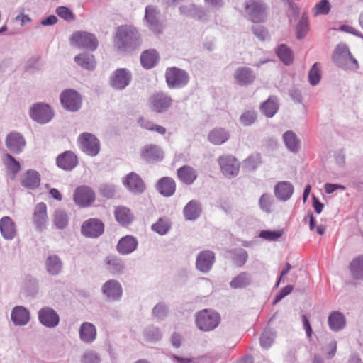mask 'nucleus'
Listing matches in <instances>:
<instances>
[{"label":"nucleus","mask_w":363,"mask_h":363,"mask_svg":"<svg viewBox=\"0 0 363 363\" xmlns=\"http://www.w3.org/2000/svg\"><path fill=\"white\" fill-rule=\"evenodd\" d=\"M143 160L149 162L161 161L164 157L162 150L157 145L150 144L145 145L140 151Z\"/></svg>","instance_id":"20"},{"label":"nucleus","mask_w":363,"mask_h":363,"mask_svg":"<svg viewBox=\"0 0 363 363\" xmlns=\"http://www.w3.org/2000/svg\"><path fill=\"white\" fill-rule=\"evenodd\" d=\"M245 8L246 14L252 22H263L267 18V6L261 0H247Z\"/></svg>","instance_id":"5"},{"label":"nucleus","mask_w":363,"mask_h":363,"mask_svg":"<svg viewBox=\"0 0 363 363\" xmlns=\"http://www.w3.org/2000/svg\"><path fill=\"white\" fill-rule=\"evenodd\" d=\"M170 222L167 218H160L152 225V229L160 235H165L170 229Z\"/></svg>","instance_id":"54"},{"label":"nucleus","mask_w":363,"mask_h":363,"mask_svg":"<svg viewBox=\"0 0 363 363\" xmlns=\"http://www.w3.org/2000/svg\"><path fill=\"white\" fill-rule=\"evenodd\" d=\"M101 291L110 301H119L123 295V288L120 282L116 279L106 281L101 286Z\"/></svg>","instance_id":"15"},{"label":"nucleus","mask_w":363,"mask_h":363,"mask_svg":"<svg viewBox=\"0 0 363 363\" xmlns=\"http://www.w3.org/2000/svg\"><path fill=\"white\" fill-rule=\"evenodd\" d=\"M275 338V333L270 330H266L260 337V345L264 349H268L272 345Z\"/></svg>","instance_id":"57"},{"label":"nucleus","mask_w":363,"mask_h":363,"mask_svg":"<svg viewBox=\"0 0 363 363\" xmlns=\"http://www.w3.org/2000/svg\"><path fill=\"white\" fill-rule=\"evenodd\" d=\"M138 123L141 128L147 130L155 131L160 135L166 133V128L164 127L154 124L152 121L144 117H140L138 119Z\"/></svg>","instance_id":"45"},{"label":"nucleus","mask_w":363,"mask_h":363,"mask_svg":"<svg viewBox=\"0 0 363 363\" xmlns=\"http://www.w3.org/2000/svg\"><path fill=\"white\" fill-rule=\"evenodd\" d=\"M233 259L240 266L243 265L246 262L248 257L247 252L243 249L235 250L233 252Z\"/></svg>","instance_id":"62"},{"label":"nucleus","mask_w":363,"mask_h":363,"mask_svg":"<svg viewBox=\"0 0 363 363\" xmlns=\"http://www.w3.org/2000/svg\"><path fill=\"white\" fill-rule=\"evenodd\" d=\"M172 98L164 92L155 93L149 99L151 110L159 113L167 111L172 106Z\"/></svg>","instance_id":"12"},{"label":"nucleus","mask_w":363,"mask_h":363,"mask_svg":"<svg viewBox=\"0 0 363 363\" xmlns=\"http://www.w3.org/2000/svg\"><path fill=\"white\" fill-rule=\"evenodd\" d=\"M252 281L251 275L247 272H241L235 277L230 282L232 289H242L250 284Z\"/></svg>","instance_id":"43"},{"label":"nucleus","mask_w":363,"mask_h":363,"mask_svg":"<svg viewBox=\"0 0 363 363\" xmlns=\"http://www.w3.org/2000/svg\"><path fill=\"white\" fill-rule=\"evenodd\" d=\"M0 231L6 240H12L16 235L15 225L12 220L8 217L4 216L0 220Z\"/></svg>","instance_id":"31"},{"label":"nucleus","mask_w":363,"mask_h":363,"mask_svg":"<svg viewBox=\"0 0 363 363\" xmlns=\"http://www.w3.org/2000/svg\"><path fill=\"white\" fill-rule=\"evenodd\" d=\"M79 339L86 344H91L96 339V328L89 322H84L79 329Z\"/></svg>","instance_id":"23"},{"label":"nucleus","mask_w":363,"mask_h":363,"mask_svg":"<svg viewBox=\"0 0 363 363\" xmlns=\"http://www.w3.org/2000/svg\"><path fill=\"white\" fill-rule=\"evenodd\" d=\"M179 12L183 16H190L200 21H205L206 19V12L194 4L181 6L179 7Z\"/></svg>","instance_id":"27"},{"label":"nucleus","mask_w":363,"mask_h":363,"mask_svg":"<svg viewBox=\"0 0 363 363\" xmlns=\"http://www.w3.org/2000/svg\"><path fill=\"white\" fill-rule=\"evenodd\" d=\"M252 32L255 35L262 41H264L269 38V33L264 26L260 25L253 26Z\"/></svg>","instance_id":"63"},{"label":"nucleus","mask_w":363,"mask_h":363,"mask_svg":"<svg viewBox=\"0 0 363 363\" xmlns=\"http://www.w3.org/2000/svg\"><path fill=\"white\" fill-rule=\"evenodd\" d=\"M38 320L46 328H54L59 325L60 316L58 313L50 307H43L38 311Z\"/></svg>","instance_id":"13"},{"label":"nucleus","mask_w":363,"mask_h":363,"mask_svg":"<svg viewBox=\"0 0 363 363\" xmlns=\"http://www.w3.org/2000/svg\"><path fill=\"white\" fill-rule=\"evenodd\" d=\"M283 140L286 148L292 152H297L300 148V143L296 135L291 131H286L283 135Z\"/></svg>","instance_id":"39"},{"label":"nucleus","mask_w":363,"mask_h":363,"mask_svg":"<svg viewBox=\"0 0 363 363\" xmlns=\"http://www.w3.org/2000/svg\"><path fill=\"white\" fill-rule=\"evenodd\" d=\"M29 115L35 122L39 124H46L52 121L55 113L53 109L48 104L36 103L30 107Z\"/></svg>","instance_id":"6"},{"label":"nucleus","mask_w":363,"mask_h":363,"mask_svg":"<svg viewBox=\"0 0 363 363\" xmlns=\"http://www.w3.org/2000/svg\"><path fill=\"white\" fill-rule=\"evenodd\" d=\"M62 106L67 111L75 112L82 106V96L74 89L64 90L60 94Z\"/></svg>","instance_id":"10"},{"label":"nucleus","mask_w":363,"mask_h":363,"mask_svg":"<svg viewBox=\"0 0 363 363\" xmlns=\"http://www.w3.org/2000/svg\"><path fill=\"white\" fill-rule=\"evenodd\" d=\"M236 82L240 85H247L255 79V74L253 71L247 67H238L234 74Z\"/></svg>","instance_id":"26"},{"label":"nucleus","mask_w":363,"mask_h":363,"mask_svg":"<svg viewBox=\"0 0 363 363\" xmlns=\"http://www.w3.org/2000/svg\"><path fill=\"white\" fill-rule=\"evenodd\" d=\"M81 363H101L100 354L95 350H87L81 357Z\"/></svg>","instance_id":"52"},{"label":"nucleus","mask_w":363,"mask_h":363,"mask_svg":"<svg viewBox=\"0 0 363 363\" xmlns=\"http://www.w3.org/2000/svg\"><path fill=\"white\" fill-rule=\"evenodd\" d=\"M105 263L107 270L113 274H119L123 272L125 266L120 258L108 256L106 258Z\"/></svg>","instance_id":"35"},{"label":"nucleus","mask_w":363,"mask_h":363,"mask_svg":"<svg viewBox=\"0 0 363 363\" xmlns=\"http://www.w3.org/2000/svg\"><path fill=\"white\" fill-rule=\"evenodd\" d=\"M56 162L60 168L66 171H70L77 165L78 159L74 152L65 151L57 156Z\"/></svg>","instance_id":"22"},{"label":"nucleus","mask_w":363,"mask_h":363,"mask_svg":"<svg viewBox=\"0 0 363 363\" xmlns=\"http://www.w3.org/2000/svg\"><path fill=\"white\" fill-rule=\"evenodd\" d=\"M143 335L145 340L148 342H156L162 338V334L160 330L153 326L145 328Z\"/></svg>","instance_id":"53"},{"label":"nucleus","mask_w":363,"mask_h":363,"mask_svg":"<svg viewBox=\"0 0 363 363\" xmlns=\"http://www.w3.org/2000/svg\"><path fill=\"white\" fill-rule=\"evenodd\" d=\"M47 206L43 202L38 203L34 209L33 222L38 231H43L48 225Z\"/></svg>","instance_id":"17"},{"label":"nucleus","mask_w":363,"mask_h":363,"mask_svg":"<svg viewBox=\"0 0 363 363\" xmlns=\"http://www.w3.org/2000/svg\"><path fill=\"white\" fill-rule=\"evenodd\" d=\"M220 315L213 310L204 309L199 311L196 316V324L202 331H211L219 325Z\"/></svg>","instance_id":"3"},{"label":"nucleus","mask_w":363,"mask_h":363,"mask_svg":"<svg viewBox=\"0 0 363 363\" xmlns=\"http://www.w3.org/2000/svg\"><path fill=\"white\" fill-rule=\"evenodd\" d=\"M62 267V263L57 255H50L46 260L47 271L52 275L59 274Z\"/></svg>","instance_id":"44"},{"label":"nucleus","mask_w":363,"mask_h":363,"mask_svg":"<svg viewBox=\"0 0 363 363\" xmlns=\"http://www.w3.org/2000/svg\"><path fill=\"white\" fill-rule=\"evenodd\" d=\"M11 319L15 325H23V306H18L13 308Z\"/></svg>","instance_id":"59"},{"label":"nucleus","mask_w":363,"mask_h":363,"mask_svg":"<svg viewBox=\"0 0 363 363\" xmlns=\"http://www.w3.org/2000/svg\"><path fill=\"white\" fill-rule=\"evenodd\" d=\"M218 162L222 174L228 178L235 177L240 170L239 161L231 155H224L218 157Z\"/></svg>","instance_id":"8"},{"label":"nucleus","mask_w":363,"mask_h":363,"mask_svg":"<svg viewBox=\"0 0 363 363\" xmlns=\"http://www.w3.org/2000/svg\"><path fill=\"white\" fill-rule=\"evenodd\" d=\"M330 4L328 0H321L313 8L312 13L314 16L326 15L330 11Z\"/></svg>","instance_id":"55"},{"label":"nucleus","mask_w":363,"mask_h":363,"mask_svg":"<svg viewBox=\"0 0 363 363\" xmlns=\"http://www.w3.org/2000/svg\"><path fill=\"white\" fill-rule=\"evenodd\" d=\"M167 84L170 89H180L186 86L189 80L187 72L175 67L167 68L165 73Z\"/></svg>","instance_id":"7"},{"label":"nucleus","mask_w":363,"mask_h":363,"mask_svg":"<svg viewBox=\"0 0 363 363\" xmlns=\"http://www.w3.org/2000/svg\"><path fill=\"white\" fill-rule=\"evenodd\" d=\"M123 184L130 192L136 194L143 193L145 189L143 179L135 172L127 174L123 180Z\"/></svg>","instance_id":"19"},{"label":"nucleus","mask_w":363,"mask_h":363,"mask_svg":"<svg viewBox=\"0 0 363 363\" xmlns=\"http://www.w3.org/2000/svg\"><path fill=\"white\" fill-rule=\"evenodd\" d=\"M168 314V308L165 303L160 302L152 309V315L158 320H164Z\"/></svg>","instance_id":"58"},{"label":"nucleus","mask_w":363,"mask_h":363,"mask_svg":"<svg viewBox=\"0 0 363 363\" xmlns=\"http://www.w3.org/2000/svg\"><path fill=\"white\" fill-rule=\"evenodd\" d=\"M177 174L179 180L186 185L192 184L197 178L196 170L188 165L179 168Z\"/></svg>","instance_id":"28"},{"label":"nucleus","mask_w":363,"mask_h":363,"mask_svg":"<svg viewBox=\"0 0 363 363\" xmlns=\"http://www.w3.org/2000/svg\"><path fill=\"white\" fill-rule=\"evenodd\" d=\"M276 53L279 59L283 62L286 65H289L293 62V54L291 50L286 47L285 45H279L277 50Z\"/></svg>","instance_id":"48"},{"label":"nucleus","mask_w":363,"mask_h":363,"mask_svg":"<svg viewBox=\"0 0 363 363\" xmlns=\"http://www.w3.org/2000/svg\"><path fill=\"white\" fill-rule=\"evenodd\" d=\"M308 30V17L306 14H303L296 27V38L299 40L305 38Z\"/></svg>","instance_id":"49"},{"label":"nucleus","mask_w":363,"mask_h":363,"mask_svg":"<svg viewBox=\"0 0 363 363\" xmlns=\"http://www.w3.org/2000/svg\"><path fill=\"white\" fill-rule=\"evenodd\" d=\"M201 209L199 201H190L184 208V215L186 220H194L200 216Z\"/></svg>","instance_id":"34"},{"label":"nucleus","mask_w":363,"mask_h":363,"mask_svg":"<svg viewBox=\"0 0 363 363\" xmlns=\"http://www.w3.org/2000/svg\"><path fill=\"white\" fill-rule=\"evenodd\" d=\"M6 145L9 150L13 153L21 152L23 145V138L16 132L10 133L6 138Z\"/></svg>","instance_id":"32"},{"label":"nucleus","mask_w":363,"mask_h":363,"mask_svg":"<svg viewBox=\"0 0 363 363\" xmlns=\"http://www.w3.org/2000/svg\"><path fill=\"white\" fill-rule=\"evenodd\" d=\"M74 61L82 67L93 70L96 67L94 56L89 53H82L74 57Z\"/></svg>","instance_id":"38"},{"label":"nucleus","mask_w":363,"mask_h":363,"mask_svg":"<svg viewBox=\"0 0 363 363\" xmlns=\"http://www.w3.org/2000/svg\"><path fill=\"white\" fill-rule=\"evenodd\" d=\"M77 140L80 150L87 155L95 157L99 153L100 141L92 133H83L79 135Z\"/></svg>","instance_id":"4"},{"label":"nucleus","mask_w":363,"mask_h":363,"mask_svg":"<svg viewBox=\"0 0 363 363\" xmlns=\"http://www.w3.org/2000/svg\"><path fill=\"white\" fill-rule=\"evenodd\" d=\"M279 104L277 98L270 96L261 105V111L267 117L272 118L278 111Z\"/></svg>","instance_id":"42"},{"label":"nucleus","mask_w":363,"mask_h":363,"mask_svg":"<svg viewBox=\"0 0 363 363\" xmlns=\"http://www.w3.org/2000/svg\"><path fill=\"white\" fill-rule=\"evenodd\" d=\"M132 73L125 68L116 69L110 76L109 82L112 88L116 90H123L131 82Z\"/></svg>","instance_id":"11"},{"label":"nucleus","mask_w":363,"mask_h":363,"mask_svg":"<svg viewBox=\"0 0 363 363\" xmlns=\"http://www.w3.org/2000/svg\"><path fill=\"white\" fill-rule=\"evenodd\" d=\"M138 240L131 235H126L122 238L118 242L117 250L123 255H129L136 250Z\"/></svg>","instance_id":"25"},{"label":"nucleus","mask_w":363,"mask_h":363,"mask_svg":"<svg viewBox=\"0 0 363 363\" xmlns=\"http://www.w3.org/2000/svg\"><path fill=\"white\" fill-rule=\"evenodd\" d=\"M333 62L344 70L357 71V60L352 55L348 46L343 43L337 45L332 55Z\"/></svg>","instance_id":"2"},{"label":"nucleus","mask_w":363,"mask_h":363,"mask_svg":"<svg viewBox=\"0 0 363 363\" xmlns=\"http://www.w3.org/2000/svg\"><path fill=\"white\" fill-rule=\"evenodd\" d=\"M257 119V114L255 111H247L244 112L240 117V123L245 125L248 126L255 122Z\"/></svg>","instance_id":"60"},{"label":"nucleus","mask_w":363,"mask_h":363,"mask_svg":"<svg viewBox=\"0 0 363 363\" xmlns=\"http://www.w3.org/2000/svg\"><path fill=\"white\" fill-rule=\"evenodd\" d=\"M141 43L140 36L136 28L130 26H121L118 28L114 45L121 52H128L136 49Z\"/></svg>","instance_id":"1"},{"label":"nucleus","mask_w":363,"mask_h":363,"mask_svg":"<svg viewBox=\"0 0 363 363\" xmlns=\"http://www.w3.org/2000/svg\"><path fill=\"white\" fill-rule=\"evenodd\" d=\"M145 21L146 26L154 33H160L162 30V24L159 21V12L153 6H147L145 8Z\"/></svg>","instance_id":"14"},{"label":"nucleus","mask_w":363,"mask_h":363,"mask_svg":"<svg viewBox=\"0 0 363 363\" xmlns=\"http://www.w3.org/2000/svg\"><path fill=\"white\" fill-rule=\"evenodd\" d=\"M68 216L62 209H57L54 213V224L58 229H64L68 224Z\"/></svg>","instance_id":"50"},{"label":"nucleus","mask_w":363,"mask_h":363,"mask_svg":"<svg viewBox=\"0 0 363 363\" xmlns=\"http://www.w3.org/2000/svg\"><path fill=\"white\" fill-rule=\"evenodd\" d=\"M104 232V224L96 218H91L84 222L82 226V233L84 235L90 238H96Z\"/></svg>","instance_id":"21"},{"label":"nucleus","mask_w":363,"mask_h":363,"mask_svg":"<svg viewBox=\"0 0 363 363\" xmlns=\"http://www.w3.org/2000/svg\"><path fill=\"white\" fill-rule=\"evenodd\" d=\"M40 183V175L35 170H28L24 174V187L30 189L38 188Z\"/></svg>","instance_id":"41"},{"label":"nucleus","mask_w":363,"mask_h":363,"mask_svg":"<svg viewBox=\"0 0 363 363\" xmlns=\"http://www.w3.org/2000/svg\"><path fill=\"white\" fill-rule=\"evenodd\" d=\"M158 58V54L156 50H150L142 53L140 62L143 67L150 69L157 64Z\"/></svg>","instance_id":"40"},{"label":"nucleus","mask_w":363,"mask_h":363,"mask_svg":"<svg viewBox=\"0 0 363 363\" xmlns=\"http://www.w3.org/2000/svg\"><path fill=\"white\" fill-rule=\"evenodd\" d=\"M328 325L331 330L338 332L342 330L346 324L344 315L339 311H333L328 316Z\"/></svg>","instance_id":"33"},{"label":"nucleus","mask_w":363,"mask_h":363,"mask_svg":"<svg viewBox=\"0 0 363 363\" xmlns=\"http://www.w3.org/2000/svg\"><path fill=\"white\" fill-rule=\"evenodd\" d=\"M215 262V254L210 250H204L199 253L196 260V269L202 273H208Z\"/></svg>","instance_id":"18"},{"label":"nucleus","mask_w":363,"mask_h":363,"mask_svg":"<svg viewBox=\"0 0 363 363\" xmlns=\"http://www.w3.org/2000/svg\"><path fill=\"white\" fill-rule=\"evenodd\" d=\"M320 64L315 62L313 64L308 72V82L312 86L317 85L320 80Z\"/></svg>","instance_id":"51"},{"label":"nucleus","mask_w":363,"mask_h":363,"mask_svg":"<svg viewBox=\"0 0 363 363\" xmlns=\"http://www.w3.org/2000/svg\"><path fill=\"white\" fill-rule=\"evenodd\" d=\"M4 162L7 167L8 174L10 175L11 179H14L15 174L20 170V162L16 161L11 155L9 154L5 155Z\"/></svg>","instance_id":"46"},{"label":"nucleus","mask_w":363,"mask_h":363,"mask_svg":"<svg viewBox=\"0 0 363 363\" xmlns=\"http://www.w3.org/2000/svg\"><path fill=\"white\" fill-rule=\"evenodd\" d=\"M95 199L94 192L86 186H82L76 189L74 193V201L81 207L91 205Z\"/></svg>","instance_id":"16"},{"label":"nucleus","mask_w":363,"mask_h":363,"mask_svg":"<svg viewBox=\"0 0 363 363\" xmlns=\"http://www.w3.org/2000/svg\"><path fill=\"white\" fill-rule=\"evenodd\" d=\"M71 43L74 46L94 50L98 46V40L95 35L86 31L74 33L71 38Z\"/></svg>","instance_id":"9"},{"label":"nucleus","mask_w":363,"mask_h":363,"mask_svg":"<svg viewBox=\"0 0 363 363\" xmlns=\"http://www.w3.org/2000/svg\"><path fill=\"white\" fill-rule=\"evenodd\" d=\"M57 14L62 18L66 21H71L74 19V16L72 12L66 6H59L56 9Z\"/></svg>","instance_id":"64"},{"label":"nucleus","mask_w":363,"mask_h":363,"mask_svg":"<svg viewBox=\"0 0 363 363\" xmlns=\"http://www.w3.org/2000/svg\"><path fill=\"white\" fill-rule=\"evenodd\" d=\"M114 213L116 220L123 225H127L133 221V216L130 210L125 206L116 207Z\"/></svg>","instance_id":"37"},{"label":"nucleus","mask_w":363,"mask_h":363,"mask_svg":"<svg viewBox=\"0 0 363 363\" xmlns=\"http://www.w3.org/2000/svg\"><path fill=\"white\" fill-rule=\"evenodd\" d=\"M208 138L213 145H220L228 140L230 133L225 128H216L208 133Z\"/></svg>","instance_id":"30"},{"label":"nucleus","mask_w":363,"mask_h":363,"mask_svg":"<svg viewBox=\"0 0 363 363\" xmlns=\"http://www.w3.org/2000/svg\"><path fill=\"white\" fill-rule=\"evenodd\" d=\"M294 186L287 181L279 182L274 188V195L277 199L286 201L294 193Z\"/></svg>","instance_id":"24"},{"label":"nucleus","mask_w":363,"mask_h":363,"mask_svg":"<svg viewBox=\"0 0 363 363\" xmlns=\"http://www.w3.org/2000/svg\"><path fill=\"white\" fill-rule=\"evenodd\" d=\"M38 291V282L35 279L28 276L24 280V294L28 297H34Z\"/></svg>","instance_id":"47"},{"label":"nucleus","mask_w":363,"mask_h":363,"mask_svg":"<svg viewBox=\"0 0 363 363\" xmlns=\"http://www.w3.org/2000/svg\"><path fill=\"white\" fill-rule=\"evenodd\" d=\"M283 235V230H262L259 233V237L269 241H274L278 240Z\"/></svg>","instance_id":"61"},{"label":"nucleus","mask_w":363,"mask_h":363,"mask_svg":"<svg viewBox=\"0 0 363 363\" xmlns=\"http://www.w3.org/2000/svg\"><path fill=\"white\" fill-rule=\"evenodd\" d=\"M273 201L274 199L272 195L269 194H263L259 198V205L263 211L270 213L272 212Z\"/></svg>","instance_id":"56"},{"label":"nucleus","mask_w":363,"mask_h":363,"mask_svg":"<svg viewBox=\"0 0 363 363\" xmlns=\"http://www.w3.org/2000/svg\"><path fill=\"white\" fill-rule=\"evenodd\" d=\"M349 269L353 279L363 280V256H359L352 259Z\"/></svg>","instance_id":"36"},{"label":"nucleus","mask_w":363,"mask_h":363,"mask_svg":"<svg viewBox=\"0 0 363 363\" xmlns=\"http://www.w3.org/2000/svg\"><path fill=\"white\" fill-rule=\"evenodd\" d=\"M157 189L162 196H171L176 189L175 182L170 177H163L158 181Z\"/></svg>","instance_id":"29"}]
</instances>
